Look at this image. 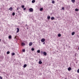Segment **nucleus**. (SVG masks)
<instances>
[{
  "mask_svg": "<svg viewBox=\"0 0 79 79\" xmlns=\"http://www.w3.org/2000/svg\"><path fill=\"white\" fill-rule=\"evenodd\" d=\"M29 10L30 11V12H33V11H34V10H33V9H32V8H30L29 9Z\"/></svg>",
  "mask_w": 79,
  "mask_h": 79,
  "instance_id": "1",
  "label": "nucleus"
},
{
  "mask_svg": "<svg viewBox=\"0 0 79 79\" xmlns=\"http://www.w3.org/2000/svg\"><path fill=\"white\" fill-rule=\"evenodd\" d=\"M45 40L44 38H43L41 40V41L42 42H44Z\"/></svg>",
  "mask_w": 79,
  "mask_h": 79,
  "instance_id": "2",
  "label": "nucleus"
},
{
  "mask_svg": "<svg viewBox=\"0 0 79 79\" xmlns=\"http://www.w3.org/2000/svg\"><path fill=\"white\" fill-rule=\"evenodd\" d=\"M19 32V29L18 28H17L16 33H18V32Z\"/></svg>",
  "mask_w": 79,
  "mask_h": 79,
  "instance_id": "3",
  "label": "nucleus"
},
{
  "mask_svg": "<svg viewBox=\"0 0 79 79\" xmlns=\"http://www.w3.org/2000/svg\"><path fill=\"white\" fill-rule=\"evenodd\" d=\"M9 10H10V11H12L13 10V8L12 7H10L9 9Z\"/></svg>",
  "mask_w": 79,
  "mask_h": 79,
  "instance_id": "4",
  "label": "nucleus"
},
{
  "mask_svg": "<svg viewBox=\"0 0 79 79\" xmlns=\"http://www.w3.org/2000/svg\"><path fill=\"white\" fill-rule=\"evenodd\" d=\"M51 19V20H54L55 19V17H52Z\"/></svg>",
  "mask_w": 79,
  "mask_h": 79,
  "instance_id": "5",
  "label": "nucleus"
},
{
  "mask_svg": "<svg viewBox=\"0 0 79 79\" xmlns=\"http://www.w3.org/2000/svg\"><path fill=\"white\" fill-rule=\"evenodd\" d=\"M43 54L45 56H46L47 55V53L46 52H43Z\"/></svg>",
  "mask_w": 79,
  "mask_h": 79,
  "instance_id": "6",
  "label": "nucleus"
},
{
  "mask_svg": "<svg viewBox=\"0 0 79 79\" xmlns=\"http://www.w3.org/2000/svg\"><path fill=\"white\" fill-rule=\"evenodd\" d=\"M32 45V42L30 43L29 44V46H31V45Z\"/></svg>",
  "mask_w": 79,
  "mask_h": 79,
  "instance_id": "7",
  "label": "nucleus"
},
{
  "mask_svg": "<svg viewBox=\"0 0 79 79\" xmlns=\"http://www.w3.org/2000/svg\"><path fill=\"white\" fill-rule=\"evenodd\" d=\"M39 64H42V62L41 61H40L39 62Z\"/></svg>",
  "mask_w": 79,
  "mask_h": 79,
  "instance_id": "8",
  "label": "nucleus"
},
{
  "mask_svg": "<svg viewBox=\"0 0 79 79\" xmlns=\"http://www.w3.org/2000/svg\"><path fill=\"white\" fill-rule=\"evenodd\" d=\"M47 19H48V20H49V19H50V16H48L47 17Z\"/></svg>",
  "mask_w": 79,
  "mask_h": 79,
  "instance_id": "9",
  "label": "nucleus"
},
{
  "mask_svg": "<svg viewBox=\"0 0 79 79\" xmlns=\"http://www.w3.org/2000/svg\"><path fill=\"white\" fill-rule=\"evenodd\" d=\"M22 46H24V45H25V43H22Z\"/></svg>",
  "mask_w": 79,
  "mask_h": 79,
  "instance_id": "10",
  "label": "nucleus"
},
{
  "mask_svg": "<svg viewBox=\"0 0 79 79\" xmlns=\"http://www.w3.org/2000/svg\"><path fill=\"white\" fill-rule=\"evenodd\" d=\"M68 70L69 71H71V67H69L68 68Z\"/></svg>",
  "mask_w": 79,
  "mask_h": 79,
  "instance_id": "11",
  "label": "nucleus"
},
{
  "mask_svg": "<svg viewBox=\"0 0 79 79\" xmlns=\"http://www.w3.org/2000/svg\"><path fill=\"white\" fill-rule=\"evenodd\" d=\"M31 2L33 3H35V0H32Z\"/></svg>",
  "mask_w": 79,
  "mask_h": 79,
  "instance_id": "12",
  "label": "nucleus"
},
{
  "mask_svg": "<svg viewBox=\"0 0 79 79\" xmlns=\"http://www.w3.org/2000/svg\"><path fill=\"white\" fill-rule=\"evenodd\" d=\"M75 34V32H73L72 33V35H74V34Z\"/></svg>",
  "mask_w": 79,
  "mask_h": 79,
  "instance_id": "13",
  "label": "nucleus"
},
{
  "mask_svg": "<svg viewBox=\"0 0 79 79\" xmlns=\"http://www.w3.org/2000/svg\"><path fill=\"white\" fill-rule=\"evenodd\" d=\"M58 37H61V35L60 34H59L58 35Z\"/></svg>",
  "mask_w": 79,
  "mask_h": 79,
  "instance_id": "14",
  "label": "nucleus"
},
{
  "mask_svg": "<svg viewBox=\"0 0 79 79\" xmlns=\"http://www.w3.org/2000/svg\"><path fill=\"white\" fill-rule=\"evenodd\" d=\"M71 2L72 3H74L75 2V0H71Z\"/></svg>",
  "mask_w": 79,
  "mask_h": 79,
  "instance_id": "15",
  "label": "nucleus"
},
{
  "mask_svg": "<svg viewBox=\"0 0 79 79\" xmlns=\"http://www.w3.org/2000/svg\"><path fill=\"white\" fill-rule=\"evenodd\" d=\"M9 39H11V35L9 36Z\"/></svg>",
  "mask_w": 79,
  "mask_h": 79,
  "instance_id": "16",
  "label": "nucleus"
},
{
  "mask_svg": "<svg viewBox=\"0 0 79 79\" xmlns=\"http://www.w3.org/2000/svg\"><path fill=\"white\" fill-rule=\"evenodd\" d=\"M11 55L12 56H13L15 55V53L14 52L12 53Z\"/></svg>",
  "mask_w": 79,
  "mask_h": 79,
  "instance_id": "17",
  "label": "nucleus"
},
{
  "mask_svg": "<svg viewBox=\"0 0 79 79\" xmlns=\"http://www.w3.org/2000/svg\"><path fill=\"white\" fill-rule=\"evenodd\" d=\"M27 66V65L26 64H25L23 66V68H26Z\"/></svg>",
  "mask_w": 79,
  "mask_h": 79,
  "instance_id": "18",
  "label": "nucleus"
},
{
  "mask_svg": "<svg viewBox=\"0 0 79 79\" xmlns=\"http://www.w3.org/2000/svg\"><path fill=\"white\" fill-rule=\"evenodd\" d=\"M75 11H79V9L76 8L75 9Z\"/></svg>",
  "mask_w": 79,
  "mask_h": 79,
  "instance_id": "19",
  "label": "nucleus"
},
{
  "mask_svg": "<svg viewBox=\"0 0 79 79\" xmlns=\"http://www.w3.org/2000/svg\"><path fill=\"white\" fill-rule=\"evenodd\" d=\"M40 10L41 11H42V10H43V8H40Z\"/></svg>",
  "mask_w": 79,
  "mask_h": 79,
  "instance_id": "20",
  "label": "nucleus"
},
{
  "mask_svg": "<svg viewBox=\"0 0 79 79\" xmlns=\"http://www.w3.org/2000/svg\"><path fill=\"white\" fill-rule=\"evenodd\" d=\"M15 12H13L12 13V15L15 16Z\"/></svg>",
  "mask_w": 79,
  "mask_h": 79,
  "instance_id": "21",
  "label": "nucleus"
},
{
  "mask_svg": "<svg viewBox=\"0 0 79 79\" xmlns=\"http://www.w3.org/2000/svg\"><path fill=\"white\" fill-rule=\"evenodd\" d=\"M10 52L9 51H8L6 53H7V54H10Z\"/></svg>",
  "mask_w": 79,
  "mask_h": 79,
  "instance_id": "22",
  "label": "nucleus"
},
{
  "mask_svg": "<svg viewBox=\"0 0 79 79\" xmlns=\"http://www.w3.org/2000/svg\"><path fill=\"white\" fill-rule=\"evenodd\" d=\"M37 52L38 53H40V50H38L37 51Z\"/></svg>",
  "mask_w": 79,
  "mask_h": 79,
  "instance_id": "23",
  "label": "nucleus"
},
{
  "mask_svg": "<svg viewBox=\"0 0 79 79\" xmlns=\"http://www.w3.org/2000/svg\"><path fill=\"white\" fill-rule=\"evenodd\" d=\"M23 52H25V49H23L22 50Z\"/></svg>",
  "mask_w": 79,
  "mask_h": 79,
  "instance_id": "24",
  "label": "nucleus"
},
{
  "mask_svg": "<svg viewBox=\"0 0 79 79\" xmlns=\"http://www.w3.org/2000/svg\"><path fill=\"white\" fill-rule=\"evenodd\" d=\"M24 5H23L22 6V8H24Z\"/></svg>",
  "mask_w": 79,
  "mask_h": 79,
  "instance_id": "25",
  "label": "nucleus"
},
{
  "mask_svg": "<svg viewBox=\"0 0 79 79\" xmlns=\"http://www.w3.org/2000/svg\"><path fill=\"white\" fill-rule=\"evenodd\" d=\"M31 50H32V51H34V48H32L31 49Z\"/></svg>",
  "mask_w": 79,
  "mask_h": 79,
  "instance_id": "26",
  "label": "nucleus"
},
{
  "mask_svg": "<svg viewBox=\"0 0 79 79\" xmlns=\"http://www.w3.org/2000/svg\"><path fill=\"white\" fill-rule=\"evenodd\" d=\"M62 10H64V7H62Z\"/></svg>",
  "mask_w": 79,
  "mask_h": 79,
  "instance_id": "27",
  "label": "nucleus"
},
{
  "mask_svg": "<svg viewBox=\"0 0 79 79\" xmlns=\"http://www.w3.org/2000/svg\"><path fill=\"white\" fill-rule=\"evenodd\" d=\"M52 3H55V1H52Z\"/></svg>",
  "mask_w": 79,
  "mask_h": 79,
  "instance_id": "28",
  "label": "nucleus"
},
{
  "mask_svg": "<svg viewBox=\"0 0 79 79\" xmlns=\"http://www.w3.org/2000/svg\"><path fill=\"white\" fill-rule=\"evenodd\" d=\"M77 72L78 73H79V69H78V70H77Z\"/></svg>",
  "mask_w": 79,
  "mask_h": 79,
  "instance_id": "29",
  "label": "nucleus"
},
{
  "mask_svg": "<svg viewBox=\"0 0 79 79\" xmlns=\"http://www.w3.org/2000/svg\"><path fill=\"white\" fill-rule=\"evenodd\" d=\"M26 10V8H23L24 11H25V10Z\"/></svg>",
  "mask_w": 79,
  "mask_h": 79,
  "instance_id": "30",
  "label": "nucleus"
},
{
  "mask_svg": "<svg viewBox=\"0 0 79 79\" xmlns=\"http://www.w3.org/2000/svg\"><path fill=\"white\" fill-rule=\"evenodd\" d=\"M2 77L1 76H0V79H2Z\"/></svg>",
  "mask_w": 79,
  "mask_h": 79,
  "instance_id": "31",
  "label": "nucleus"
},
{
  "mask_svg": "<svg viewBox=\"0 0 79 79\" xmlns=\"http://www.w3.org/2000/svg\"><path fill=\"white\" fill-rule=\"evenodd\" d=\"M16 37H17V36H15V37L14 38V39H16Z\"/></svg>",
  "mask_w": 79,
  "mask_h": 79,
  "instance_id": "32",
  "label": "nucleus"
},
{
  "mask_svg": "<svg viewBox=\"0 0 79 79\" xmlns=\"http://www.w3.org/2000/svg\"><path fill=\"white\" fill-rule=\"evenodd\" d=\"M17 10H19V7L17 8Z\"/></svg>",
  "mask_w": 79,
  "mask_h": 79,
  "instance_id": "33",
  "label": "nucleus"
},
{
  "mask_svg": "<svg viewBox=\"0 0 79 79\" xmlns=\"http://www.w3.org/2000/svg\"><path fill=\"white\" fill-rule=\"evenodd\" d=\"M45 44V42L43 43V44Z\"/></svg>",
  "mask_w": 79,
  "mask_h": 79,
  "instance_id": "34",
  "label": "nucleus"
},
{
  "mask_svg": "<svg viewBox=\"0 0 79 79\" xmlns=\"http://www.w3.org/2000/svg\"><path fill=\"white\" fill-rule=\"evenodd\" d=\"M1 41V39H0V42Z\"/></svg>",
  "mask_w": 79,
  "mask_h": 79,
  "instance_id": "35",
  "label": "nucleus"
},
{
  "mask_svg": "<svg viewBox=\"0 0 79 79\" xmlns=\"http://www.w3.org/2000/svg\"><path fill=\"white\" fill-rule=\"evenodd\" d=\"M64 79H67V78H65Z\"/></svg>",
  "mask_w": 79,
  "mask_h": 79,
  "instance_id": "36",
  "label": "nucleus"
}]
</instances>
